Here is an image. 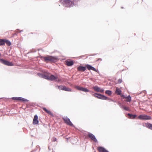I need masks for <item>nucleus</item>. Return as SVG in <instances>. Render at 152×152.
<instances>
[{"label":"nucleus","instance_id":"obj_1","mask_svg":"<svg viewBox=\"0 0 152 152\" xmlns=\"http://www.w3.org/2000/svg\"><path fill=\"white\" fill-rule=\"evenodd\" d=\"M93 96L98 99H100L103 100H110L114 102L113 100L110 99L109 98L105 96L104 95H102L100 94L95 93L93 94Z\"/></svg>","mask_w":152,"mask_h":152},{"label":"nucleus","instance_id":"obj_2","mask_svg":"<svg viewBox=\"0 0 152 152\" xmlns=\"http://www.w3.org/2000/svg\"><path fill=\"white\" fill-rule=\"evenodd\" d=\"M43 58L44 61L46 62H48V61L54 62L57 59V58L55 57H53L50 56H48L46 57H43Z\"/></svg>","mask_w":152,"mask_h":152},{"label":"nucleus","instance_id":"obj_3","mask_svg":"<svg viewBox=\"0 0 152 152\" xmlns=\"http://www.w3.org/2000/svg\"><path fill=\"white\" fill-rule=\"evenodd\" d=\"M138 118L142 120H150L151 118V116L144 115H140L138 117Z\"/></svg>","mask_w":152,"mask_h":152},{"label":"nucleus","instance_id":"obj_4","mask_svg":"<svg viewBox=\"0 0 152 152\" xmlns=\"http://www.w3.org/2000/svg\"><path fill=\"white\" fill-rule=\"evenodd\" d=\"M60 1L62 2L63 4H65L67 6H70L73 4V2L70 0H60Z\"/></svg>","mask_w":152,"mask_h":152},{"label":"nucleus","instance_id":"obj_5","mask_svg":"<svg viewBox=\"0 0 152 152\" xmlns=\"http://www.w3.org/2000/svg\"><path fill=\"white\" fill-rule=\"evenodd\" d=\"M62 119L63 120L64 122L67 124L71 126H73V124L70 121V119L67 117L63 118Z\"/></svg>","mask_w":152,"mask_h":152},{"label":"nucleus","instance_id":"obj_6","mask_svg":"<svg viewBox=\"0 0 152 152\" xmlns=\"http://www.w3.org/2000/svg\"><path fill=\"white\" fill-rule=\"evenodd\" d=\"M75 88L77 90L79 91H82L85 92H88L89 90L86 88H83L79 86H76L75 87Z\"/></svg>","mask_w":152,"mask_h":152},{"label":"nucleus","instance_id":"obj_7","mask_svg":"<svg viewBox=\"0 0 152 152\" xmlns=\"http://www.w3.org/2000/svg\"><path fill=\"white\" fill-rule=\"evenodd\" d=\"M93 88L94 90L96 92L102 93L104 91V90L103 89H101L97 86H94Z\"/></svg>","mask_w":152,"mask_h":152},{"label":"nucleus","instance_id":"obj_8","mask_svg":"<svg viewBox=\"0 0 152 152\" xmlns=\"http://www.w3.org/2000/svg\"><path fill=\"white\" fill-rule=\"evenodd\" d=\"M0 60L1 62L5 65L9 66H12L13 65L12 62H9L7 61L2 59H1Z\"/></svg>","mask_w":152,"mask_h":152},{"label":"nucleus","instance_id":"obj_9","mask_svg":"<svg viewBox=\"0 0 152 152\" xmlns=\"http://www.w3.org/2000/svg\"><path fill=\"white\" fill-rule=\"evenodd\" d=\"M58 78V76L57 75L55 76L53 75H49V80L53 81L56 80L57 81V79Z\"/></svg>","mask_w":152,"mask_h":152},{"label":"nucleus","instance_id":"obj_10","mask_svg":"<svg viewBox=\"0 0 152 152\" xmlns=\"http://www.w3.org/2000/svg\"><path fill=\"white\" fill-rule=\"evenodd\" d=\"M12 99L15 100L21 101L23 102H25L27 100L25 99L20 97H13L12 98Z\"/></svg>","mask_w":152,"mask_h":152},{"label":"nucleus","instance_id":"obj_11","mask_svg":"<svg viewBox=\"0 0 152 152\" xmlns=\"http://www.w3.org/2000/svg\"><path fill=\"white\" fill-rule=\"evenodd\" d=\"M88 137L90 138L92 140L94 141L95 142H97V140L96 139L95 136L92 134L91 133H89L88 134Z\"/></svg>","mask_w":152,"mask_h":152},{"label":"nucleus","instance_id":"obj_12","mask_svg":"<svg viewBox=\"0 0 152 152\" xmlns=\"http://www.w3.org/2000/svg\"><path fill=\"white\" fill-rule=\"evenodd\" d=\"M38 116L37 115H34L33 121V124L36 125L38 124L39 121L38 120Z\"/></svg>","mask_w":152,"mask_h":152},{"label":"nucleus","instance_id":"obj_13","mask_svg":"<svg viewBox=\"0 0 152 152\" xmlns=\"http://www.w3.org/2000/svg\"><path fill=\"white\" fill-rule=\"evenodd\" d=\"M97 149L99 152H109L104 148L102 147H98Z\"/></svg>","mask_w":152,"mask_h":152},{"label":"nucleus","instance_id":"obj_14","mask_svg":"<svg viewBox=\"0 0 152 152\" xmlns=\"http://www.w3.org/2000/svg\"><path fill=\"white\" fill-rule=\"evenodd\" d=\"M86 66L88 70H90L91 69L93 70V71L97 72V70L95 68L87 64L86 65Z\"/></svg>","mask_w":152,"mask_h":152},{"label":"nucleus","instance_id":"obj_15","mask_svg":"<svg viewBox=\"0 0 152 152\" xmlns=\"http://www.w3.org/2000/svg\"><path fill=\"white\" fill-rule=\"evenodd\" d=\"M86 69V67L82 66H80L77 67V70L78 71H81L84 72Z\"/></svg>","mask_w":152,"mask_h":152},{"label":"nucleus","instance_id":"obj_16","mask_svg":"<svg viewBox=\"0 0 152 152\" xmlns=\"http://www.w3.org/2000/svg\"><path fill=\"white\" fill-rule=\"evenodd\" d=\"M42 109L46 113H48V114L50 115H51L52 116H53V113H52V112L46 109V108H45L44 107H42Z\"/></svg>","mask_w":152,"mask_h":152},{"label":"nucleus","instance_id":"obj_17","mask_svg":"<svg viewBox=\"0 0 152 152\" xmlns=\"http://www.w3.org/2000/svg\"><path fill=\"white\" fill-rule=\"evenodd\" d=\"M121 91L120 89L117 88L115 91V93L118 95H120L121 94Z\"/></svg>","mask_w":152,"mask_h":152},{"label":"nucleus","instance_id":"obj_18","mask_svg":"<svg viewBox=\"0 0 152 152\" xmlns=\"http://www.w3.org/2000/svg\"><path fill=\"white\" fill-rule=\"evenodd\" d=\"M5 43H6L8 46H10L11 44V43L10 41L6 39H4V44Z\"/></svg>","mask_w":152,"mask_h":152},{"label":"nucleus","instance_id":"obj_19","mask_svg":"<svg viewBox=\"0 0 152 152\" xmlns=\"http://www.w3.org/2000/svg\"><path fill=\"white\" fill-rule=\"evenodd\" d=\"M73 62L72 61H66V64L68 66H71L73 64Z\"/></svg>","mask_w":152,"mask_h":152},{"label":"nucleus","instance_id":"obj_20","mask_svg":"<svg viewBox=\"0 0 152 152\" xmlns=\"http://www.w3.org/2000/svg\"><path fill=\"white\" fill-rule=\"evenodd\" d=\"M124 98H125L126 99V101L127 102H130L131 100V97L129 95L127 97H125V96H123Z\"/></svg>","mask_w":152,"mask_h":152},{"label":"nucleus","instance_id":"obj_21","mask_svg":"<svg viewBox=\"0 0 152 152\" xmlns=\"http://www.w3.org/2000/svg\"><path fill=\"white\" fill-rule=\"evenodd\" d=\"M145 126L150 129L152 130V124L149 123H146Z\"/></svg>","mask_w":152,"mask_h":152},{"label":"nucleus","instance_id":"obj_22","mask_svg":"<svg viewBox=\"0 0 152 152\" xmlns=\"http://www.w3.org/2000/svg\"><path fill=\"white\" fill-rule=\"evenodd\" d=\"M63 90L68 91H72V90L70 88L66 87L65 86H63Z\"/></svg>","mask_w":152,"mask_h":152},{"label":"nucleus","instance_id":"obj_23","mask_svg":"<svg viewBox=\"0 0 152 152\" xmlns=\"http://www.w3.org/2000/svg\"><path fill=\"white\" fill-rule=\"evenodd\" d=\"M127 115L129 116L130 118L131 119H134L135 118L136 116V115L130 114L129 113H128L127 114Z\"/></svg>","mask_w":152,"mask_h":152},{"label":"nucleus","instance_id":"obj_24","mask_svg":"<svg viewBox=\"0 0 152 152\" xmlns=\"http://www.w3.org/2000/svg\"><path fill=\"white\" fill-rule=\"evenodd\" d=\"M4 45V39H0V46Z\"/></svg>","mask_w":152,"mask_h":152},{"label":"nucleus","instance_id":"obj_25","mask_svg":"<svg viewBox=\"0 0 152 152\" xmlns=\"http://www.w3.org/2000/svg\"><path fill=\"white\" fill-rule=\"evenodd\" d=\"M105 93L109 95H110L112 94V92L110 90H107L105 91Z\"/></svg>","mask_w":152,"mask_h":152},{"label":"nucleus","instance_id":"obj_26","mask_svg":"<svg viewBox=\"0 0 152 152\" xmlns=\"http://www.w3.org/2000/svg\"><path fill=\"white\" fill-rule=\"evenodd\" d=\"M43 77L46 79L49 80V75H44L43 76Z\"/></svg>","mask_w":152,"mask_h":152},{"label":"nucleus","instance_id":"obj_27","mask_svg":"<svg viewBox=\"0 0 152 152\" xmlns=\"http://www.w3.org/2000/svg\"><path fill=\"white\" fill-rule=\"evenodd\" d=\"M57 87H58V88L60 90H63V86H57Z\"/></svg>","mask_w":152,"mask_h":152},{"label":"nucleus","instance_id":"obj_28","mask_svg":"<svg viewBox=\"0 0 152 152\" xmlns=\"http://www.w3.org/2000/svg\"><path fill=\"white\" fill-rule=\"evenodd\" d=\"M56 138L55 137H53L51 139V140L52 142L56 141Z\"/></svg>","mask_w":152,"mask_h":152},{"label":"nucleus","instance_id":"obj_29","mask_svg":"<svg viewBox=\"0 0 152 152\" xmlns=\"http://www.w3.org/2000/svg\"><path fill=\"white\" fill-rule=\"evenodd\" d=\"M124 109L126 110H129V108L128 107H124Z\"/></svg>","mask_w":152,"mask_h":152},{"label":"nucleus","instance_id":"obj_30","mask_svg":"<svg viewBox=\"0 0 152 152\" xmlns=\"http://www.w3.org/2000/svg\"><path fill=\"white\" fill-rule=\"evenodd\" d=\"M122 82L121 79H119L118 80L117 83H120Z\"/></svg>","mask_w":152,"mask_h":152}]
</instances>
